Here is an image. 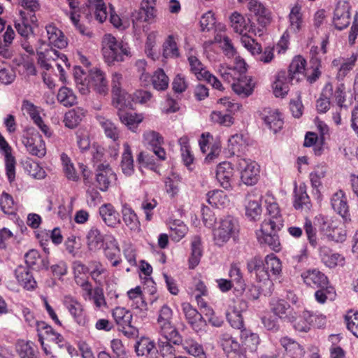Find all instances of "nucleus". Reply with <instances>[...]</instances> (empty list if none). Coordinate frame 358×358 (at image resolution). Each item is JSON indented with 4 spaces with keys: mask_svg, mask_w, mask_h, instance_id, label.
Wrapping results in <instances>:
<instances>
[{
    "mask_svg": "<svg viewBox=\"0 0 358 358\" xmlns=\"http://www.w3.org/2000/svg\"><path fill=\"white\" fill-rule=\"evenodd\" d=\"M293 80L285 71L278 73L273 84V90L276 97H284L289 90V83Z\"/></svg>",
    "mask_w": 358,
    "mask_h": 358,
    "instance_id": "31",
    "label": "nucleus"
},
{
    "mask_svg": "<svg viewBox=\"0 0 358 358\" xmlns=\"http://www.w3.org/2000/svg\"><path fill=\"white\" fill-rule=\"evenodd\" d=\"M81 13L88 21L94 18L101 23L106 21L108 15L103 0H86L82 6Z\"/></svg>",
    "mask_w": 358,
    "mask_h": 358,
    "instance_id": "8",
    "label": "nucleus"
},
{
    "mask_svg": "<svg viewBox=\"0 0 358 358\" xmlns=\"http://www.w3.org/2000/svg\"><path fill=\"white\" fill-rule=\"evenodd\" d=\"M241 179L246 185H254L259 180V166L250 159L239 158L236 163Z\"/></svg>",
    "mask_w": 358,
    "mask_h": 358,
    "instance_id": "7",
    "label": "nucleus"
},
{
    "mask_svg": "<svg viewBox=\"0 0 358 358\" xmlns=\"http://www.w3.org/2000/svg\"><path fill=\"white\" fill-rule=\"evenodd\" d=\"M315 315H313L310 311L303 310L302 313L301 318L297 319L294 320V327L296 330L299 331L306 332L310 329V325L311 323L314 322V317Z\"/></svg>",
    "mask_w": 358,
    "mask_h": 358,
    "instance_id": "58",
    "label": "nucleus"
},
{
    "mask_svg": "<svg viewBox=\"0 0 358 358\" xmlns=\"http://www.w3.org/2000/svg\"><path fill=\"white\" fill-rule=\"evenodd\" d=\"M219 343L226 353L235 352L240 350L239 343L236 338L233 337L232 335L228 332H222L220 334Z\"/></svg>",
    "mask_w": 358,
    "mask_h": 358,
    "instance_id": "48",
    "label": "nucleus"
},
{
    "mask_svg": "<svg viewBox=\"0 0 358 358\" xmlns=\"http://www.w3.org/2000/svg\"><path fill=\"white\" fill-rule=\"evenodd\" d=\"M319 255L322 262L328 267L334 268L336 266H343L344 264V257L338 254L334 253L327 246H320L319 248Z\"/></svg>",
    "mask_w": 358,
    "mask_h": 358,
    "instance_id": "29",
    "label": "nucleus"
},
{
    "mask_svg": "<svg viewBox=\"0 0 358 358\" xmlns=\"http://www.w3.org/2000/svg\"><path fill=\"white\" fill-rule=\"evenodd\" d=\"M268 216L261 224V227L256 231L258 242L266 245L275 252L280 250V243L278 232L284 224V220L280 212L278 205L270 203L267 205Z\"/></svg>",
    "mask_w": 358,
    "mask_h": 358,
    "instance_id": "1",
    "label": "nucleus"
},
{
    "mask_svg": "<svg viewBox=\"0 0 358 358\" xmlns=\"http://www.w3.org/2000/svg\"><path fill=\"white\" fill-rule=\"evenodd\" d=\"M345 322L348 329L358 338V312L350 310L345 315Z\"/></svg>",
    "mask_w": 358,
    "mask_h": 358,
    "instance_id": "64",
    "label": "nucleus"
},
{
    "mask_svg": "<svg viewBox=\"0 0 358 358\" xmlns=\"http://www.w3.org/2000/svg\"><path fill=\"white\" fill-rule=\"evenodd\" d=\"M218 73L223 80L228 83H236V81L242 76V74L236 68L229 67L224 64H221L218 69Z\"/></svg>",
    "mask_w": 358,
    "mask_h": 358,
    "instance_id": "56",
    "label": "nucleus"
},
{
    "mask_svg": "<svg viewBox=\"0 0 358 358\" xmlns=\"http://www.w3.org/2000/svg\"><path fill=\"white\" fill-rule=\"evenodd\" d=\"M280 345L291 358H302L304 355L303 348L295 341L287 336L280 340Z\"/></svg>",
    "mask_w": 358,
    "mask_h": 358,
    "instance_id": "40",
    "label": "nucleus"
},
{
    "mask_svg": "<svg viewBox=\"0 0 358 358\" xmlns=\"http://www.w3.org/2000/svg\"><path fill=\"white\" fill-rule=\"evenodd\" d=\"M247 268L249 273H255L257 280L264 284H267L271 280L270 273L265 269L264 261L259 257H254L247 263Z\"/></svg>",
    "mask_w": 358,
    "mask_h": 358,
    "instance_id": "21",
    "label": "nucleus"
},
{
    "mask_svg": "<svg viewBox=\"0 0 358 358\" xmlns=\"http://www.w3.org/2000/svg\"><path fill=\"white\" fill-rule=\"evenodd\" d=\"M143 143L150 149H152L164 143L163 137L157 131H145L143 134Z\"/></svg>",
    "mask_w": 358,
    "mask_h": 358,
    "instance_id": "61",
    "label": "nucleus"
},
{
    "mask_svg": "<svg viewBox=\"0 0 358 358\" xmlns=\"http://www.w3.org/2000/svg\"><path fill=\"white\" fill-rule=\"evenodd\" d=\"M33 347V342L21 340L17 343L16 350L20 358H38Z\"/></svg>",
    "mask_w": 358,
    "mask_h": 358,
    "instance_id": "54",
    "label": "nucleus"
},
{
    "mask_svg": "<svg viewBox=\"0 0 358 358\" xmlns=\"http://www.w3.org/2000/svg\"><path fill=\"white\" fill-rule=\"evenodd\" d=\"M38 55V64L43 69L49 71L52 69V62H56V66L57 69L59 70L61 73L64 71L62 66L60 63L57 62V60H61L64 62L66 66L68 59L66 56L64 54L59 52L57 50L54 49L52 47H49L48 48H45L43 50L42 46H41L37 50Z\"/></svg>",
    "mask_w": 358,
    "mask_h": 358,
    "instance_id": "6",
    "label": "nucleus"
},
{
    "mask_svg": "<svg viewBox=\"0 0 358 358\" xmlns=\"http://www.w3.org/2000/svg\"><path fill=\"white\" fill-rule=\"evenodd\" d=\"M321 220L320 230L328 239L341 243L345 240L346 231L343 227H338L336 222L330 221L323 217H321Z\"/></svg>",
    "mask_w": 358,
    "mask_h": 358,
    "instance_id": "13",
    "label": "nucleus"
},
{
    "mask_svg": "<svg viewBox=\"0 0 358 358\" xmlns=\"http://www.w3.org/2000/svg\"><path fill=\"white\" fill-rule=\"evenodd\" d=\"M294 207L296 210L308 212L310 210L312 204L310 199L306 193V187L300 186L294 190Z\"/></svg>",
    "mask_w": 358,
    "mask_h": 358,
    "instance_id": "38",
    "label": "nucleus"
},
{
    "mask_svg": "<svg viewBox=\"0 0 358 358\" xmlns=\"http://www.w3.org/2000/svg\"><path fill=\"white\" fill-rule=\"evenodd\" d=\"M22 143L27 151L31 155L42 158L46 155V147L45 141L41 136L36 137L24 136Z\"/></svg>",
    "mask_w": 358,
    "mask_h": 358,
    "instance_id": "20",
    "label": "nucleus"
},
{
    "mask_svg": "<svg viewBox=\"0 0 358 358\" xmlns=\"http://www.w3.org/2000/svg\"><path fill=\"white\" fill-rule=\"evenodd\" d=\"M122 219L125 224L130 230L138 231L141 224L134 210L127 203L122 205Z\"/></svg>",
    "mask_w": 358,
    "mask_h": 358,
    "instance_id": "41",
    "label": "nucleus"
},
{
    "mask_svg": "<svg viewBox=\"0 0 358 358\" xmlns=\"http://www.w3.org/2000/svg\"><path fill=\"white\" fill-rule=\"evenodd\" d=\"M152 83L155 90L164 91L169 87V78L162 69H158L152 77Z\"/></svg>",
    "mask_w": 358,
    "mask_h": 358,
    "instance_id": "55",
    "label": "nucleus"
},
{
    "mask_svg": "<svg viewBox=\"0 0 358 358\" xmlns=\"http://www.w3.org/2000/svg\"><path fill=\"white\" fill-rule=\"evenodd\" d=\"M85 113L86 110L80 107L70 110L64 116L65 126L71 129L76 127L85 116Z\"/></svg>",
    "mask_w": 358,
    "mask_h": 358,
    "instance_id": "44",
    "label": "nucleus"
},
{
    "mask_svg": "<svg viewBox=\"0 0 358 358\" xmlns=\"http://www.w3.org/2000/svg\"><path fill=\"white\" fill-rule=\"evenodd\" d=\"M15 28L17 33L22 37L27 38L31 32V27L29 24V20L24 11H20V19L15 20Z\"/></svg>",
    "mask_w": 358,
    "mask_h": 358,
    "instance_id": "57",
    "label": "nucleus"
},
{
    "mask_svg": "<svg viewBox=\"0 0 358 358\" xmlns=\"http://www.w3.org/2000/svg\"><path fill=\"white\" fill-rule=\"evenodd\" d=\"M40 42L42 45L47 44L48 47H55L59 49L64 48L68 45L64 33L52 24L45 27V31L42 34Z\"/></svg>",
    "mask_w": 358,
    "mask_h": 358,
    "instance_id": "9",
    "label": "nucleus"
},
{
    "mask_svg": "<svg viewBox=\"0 0 358 358\" xmlns=\"http://www.w3.org/2000/svg\"><path fill=\"white\" fill-rule=\"evenodd\" d=\"M358 54H352L350 57H338L332 61V66L338 68L336 78L343 80L355 66Z\"/></svg>",
    "mask_w": 358,
    "mask_h": 358,
    "instance_id": "24",
    "label": "nucleus"
},
{
    "mask_svg": "<svg viewBox=\"0 0 358 358\" xmlns=\"http://www.w3.org/2000/svg\"><path fill=\"white\" fill-rule=\"evenodd\" d=\"M74 77L78 90L83 95L91 90L96 94L106 96L108 92V80L106 73L98 68H93L85 76L80 67L75 68Z\"/></svg>",
    "mask_w": 358,
    "mask_h": 358,
    "instance_id": "2",
    "label": "nucleus"
},
{
    "mask_svg": "<svg viewBox=\"0 0 358 358\" xmlns=\"http://www.w3.org/2000/svg\"><path fill=\"white\" fill-rule=\"evenodd\" d=\"M15 275L18 282L27 290L33 289L36 287V282L27 266H17L15 270Z\"/></svg>",
    "mask_w": 358,
    "mask_h": 358,
    "instance_id": "35",
    "label": "nucleus"
},
{
    "mask_svg": "<svg viewBox=\"0 0 358 358\" xmlns=\"http://www.w3.org/2000/svg\"><path fill=\"white\" fill-rule=\"evenodd\" d=\"M57 100L64 106H71L76 103L77 98L71 89L62 87L58 92Z\"/></svg>",
    "mask_w": 358,
    "mask_h": 358,
    "instance_id": "63",
    "label": "nucleus"
},
{
    "mask_svg": "<svg viewBox=\"0 0 358 358\" xmlns=\"http://www.w3.org/2000/svg\"><path fill=\"white\" fill-rule=\"evenodd\" d=\"M234 175V169L231 164L228 162L220 163L216 169V178L220 185L225 189L231 188V178Z\"/></svg>",
    "mask_w": 358,
    "mask_h": 358,
    "instance_id": "26",
    "label": "nucleus"
},
{
    "mask_svg": "<svg viewBox=\"0 0 358 358\" xmlns=\"http://www.w3.org/2000/svg\"><path fill=\"white\" fill-rule=\"evenodd\" d=\"M240 338L243 344L251 350H256L259 343V336L248 329H242L240 332Z\"/></svg>",
    "mask_w": 358,
    "mask_h": 358,
    "instance_id": "60",
    "label": "nucleus"
},
{
    "mask_svg": "<svg viewBox=\"0 0 358 358\" xmlns=\"http://www.w3.org/2000/svg\"><path fill=\"white\" fill-rule=\"evenodd\" d=\"M301 277L307 286L314 289L324 287L329 285L327 277L317 268H310L303 271Z\"/></svg>",
    "mask_w": 358,
    "mask_h": 358,
    "instance_id": "18",
    "label": "nucleus"
},
{
    "mask_svg": "<svg viewBox=\"0 0 358 358\" xmlns=\"http://www.w3.org/2000/svg\"><path fill=\"white\" fill-rule=\"evenodd\" d=\"M187 59L190 67V71L194 74L196 78L201 80L205 78L206 73H208L209 71L206 69L205 66L200 62V60L195 56H189Z\"/></svg>",
    "mask_w": 358,
    "mask_h": 358,
    "instance_id": "62",
    "label": "nucleus"
},
{
    "mask_svg": "<svg viewBox=\"0 0 358 358\" xmlns=\"http://www.w3.org/2000/svg\"><path fill=\"white\" fill-rule=\"evenodd\" d=\"M245 215L251 220L259 218L262 214L260 199L253 194H248L245 201Z\"/></svg>",
    "mask_w": 358,
    "mask_h": 358,
    "instance_id": "30",
    "label": "nucleus"
},
{
    "mask_svg": "<svg viewBox=\"0 0 358 358\" xmlns=\"http://www.w3.org/2000/svg\"><path fill=\"white\" fill-rule=\"evenodd\" d=\"M135 350L138 357L143 358L156 357L157 350L155 343L148 338H142L135 345Z\"/></svg>",
    "mask_w": 358,
    "mask_h": 358,
    "instance_id": "32",
    "label": "nucleus"
},
{
    "mask_svg": "<svg viewBox=\"0 0 358 358\" xmlns=\"http://www.w3.org/2000/svg\"><path fill=\"white\" fill-rule=\"evenodd\" d=\"M96 227H92L86 236L87 245L90 251L96 252L100 250L106 244V236Z\"/></svg>",
    "mask_w": 358,
    "mask_h": 358,
    "instance_id": "27",
    "label": "nucleus"
},
{
    "mask_svg": "<svg viewBox=\"0 0 358 358\" xmlns=\"http://www.w3.org/2000/svg\"><path fill=\"white\" fill-rule=\"evenodd\" d=\"M171 238L176 242L180 241L188 231V227L180 220H175L169 224Z\"/></svg>",
    "mask_w": 358,
    "mask_h": 358,
    "instance_id": "51",
    "label": "nucleus"
},
{
    "mask_svg": "<svg viewBox=\"0 0 358 358\" xmlns=\"http://www.w3.org/2000/svg\"><path fill=\"white\" fill-rule=\"evenodd\" d=\"M156 329L164 338L172 341L173 344L179 345L181 343V337L173 324V311L166 304L159 311Z\"/></svg>",
    "mask_w": 358,
    "mask_h": 358,
    "instance_id": "4",
    "label": "nucleus"
},
{
    "mask_svg": "<svg viewBox=\"0 0 358 358\" xmlns=\"http://www.w3.org/2000/svg\"><path fill=\"white\" fill-rule=\"evenodd\" d=\"M303 229L305 231L307 240L310 246L313 248H316L317 247V231L310 219L307 217L305 219L303 228L296 226H290L287 228V231L293 238H299L303 235Z\"/></svg>",
    "mask_w": 358,
    "mask_h": 358,
    "instance_id": "12",
    "label": "nucleus"
},
{
    "mask_svg": "<svg viewBox=\"0 0 358 358\" xmlns=\"http://www.w3.org/2000/svg\"><path fill=\"white\" fill-rule=\"evenodd\" d=\"M331 204L333 209L343 218L344 221L350 220L348 201L343 191L338 190L332 195Z\"/></svg>",
    "mask_w": 358,
    "mask_h": 358,
    "instance_id": "22",
    "label": "nucleus"
},
{
    "mask_svg": "<svg viewBox=\"0 0 358 358\" xmlns=\"http://www.w3.org/2000/svg\"><path fill=\"white\" fill-rule=\"evenodd\" d=\"M180 344L182 345V348L189 355L195 358H207V355L203 350V345L197 341L192 338H187L185 341L181 339Z\"/></svg>",
    "mask_w": 358,
    "mask_h": 358,
    "instance_id": "42",
    "label": "nucleus"
},
{
    "mask_svg": "<svg viewBox=\"0 0 358 358\" xmlns=\"http://www.w3.org/2000/svg\"><path fill=\"white\" fill-rule=\"evenodd\" d=\"M270 306L272 313L280 319L290 322H294L296 320V317L291 313L290 306L285 300L272 299Z\"/></svg>",
    "mask_w": 358,
    "mask_h": 358,
    "instance_id": "25",
    "label": "nucleus"
},
{
    "mask_svg": "<svg viewBox=\"0 0 358 358\" xmlns=\"http://www.w3.org/2000/svg\"><path fill=\"white\" fill-rule=\"evenodd\" d=\"M332 96L333 85L331 83H327L322 90L320 97L317 101L316 107L319 113H324L330 108Z\"/></svg>",
    "mask_w": 358,
    "mask_h": 358,
    "instance_id": "39",
    "label": "nucleus"
},
{
    "mask_svg": "<svg viewBox=\"0 0 358 358\" xmlns=\"http://www.w3.org/2000/svg\"><path fill=\"white\" fill-rule=\"evenodd\" d=\"M102 53L105 62L109 65L124 62L131 57L130 48L123 41H118L111 34H105L102 40Z\"/></svg>",
    "mask_w": 358,
    "mask_h": 358,
    "instance_id": "3",
    "label": "nucleus"
},
{
    "mask_svg": "<svg viewBox=\"0 0 358 358\" xmlns=\"http://www.w3.org/2000/svg\"><path fill=\"white\" fill-rule=\"evenodd\" d=\"M96 172V186L102 192L107 191L110 185L117 180L115 173L108 164H99Z\"/></svg>",
    "mask_w": 358,
    "mask_h": 358,
    "instance_id": "14",
    "label": "nucleus"
},
{
    "mask_svg": "<svg viewBox=\"0 0 358 358\" xmlns=\"http://www.w3.org/2000/svg\"><path fill=\"white\" fill-rule=\"evenodd\" d=\"M124 79L122 75L115 72L112 74L111 87L113 94V104L120 110L125 105L127 93L123 89Z\"/></svg>",
    "mask_w": 358,
    "mask_h": 358,
    "instance_id": "11",
    "label": "nucleus"
},
{
    "mask_svg": "<svg viewBox=\"0 0 358 358\" xmlns=\"http://www.w3.org/2000/svg\"><path fill=\"white\" fill-rule=\"evenodd\" d=\"M315 292V300L320 303H324L327 300L334 301L336 294L334 287L327 285L324 287H318Z\"/></svg>",
    "mask_w": 358,
    "mask_h": 358,
    "instance_id": "59",
    "label": "nucleus"
},
{
    "mask_svg": "<svg viewBox=\"0 0 358 358\" xmlns=\"http://www.w3.org/2000/svg\"><path fill=\"white\" fill-rule=\"evenodd\" d=\"M229 20L231 27L236 33L241 36L255 33L250 20L245 18L238 12H233L229 17Z\"/></svg>",
    "mask_w": 358,
    "mask_h": 358,
    "instance_id": "19",
    "label": "nucleus"
},
{
    "mask_svg": "<svg viewBox=\"0 0 358 358\" xmlns=\"http://www.w3.org/2000/svg\"><path fill=\"white\" fill-rule=\"evenodd\" d=\"M118 117L121 122L133 132H136L138 124L143 120L141 114L125 113L124 111H119Z\"/></svg>",
    "mask_w": 358,
    "mask_h": 358,
    "instance_id": "45",
    "label": "nucleus"
},
{
    "mask_svg": "<svg viewBox=\"0 0 358 358\" xmlns=\"http://www.w3.org/2000/svg\"><path fill=\"white\" fill-rule=\"evenodd\" d=\"M63 304L78 325L87 326L88 319L80 302L71 296H65L63 299Z\"/></svg>",
    "mask_w": 358,
    "mask_h": 358,
    "instance_id": "10",
    "label": "nucleus"
},
{
    "mask_svg": "<svg viewBox=\"0 0 358 358\" xmlns=\"http://www.w3.org/2000/svg\"><path fill=\"white\" fill-rule=\"evenodd\" d=\"M0 152L4 157L6 173L8 181L11 183L15 178V159L12 155V148L0 133Z\"/></svg>",
    "mask_w": 358,
    "mask_h": 358,
    "instance_id": "15",
    "label": "nucleus"
},
{
    "mask_svg": "<svg viewBox=\"0 0 358 358\" xmlns=\"http://www.w3.org/2000/svg\"><path fill=\"white\" fill-rule=\"evenodd\" d=\"M289 27L287 31L294 34L300 31L303 26V18L301 13V6L295 4L292 7L288 15Z\"/></svg>",
    "mask_w": 358,
    "mask_h": 358,
    "instance_id": "34",
    "label": "nucleus"
},
{
    "mask_svg": "<svg viewBox=\"0 0 358 358\" xmlns=\"http://www.w3.org/2000/svg\"><path fill=\"white\" fill-rule=\"evenodd\" d=\"M334 24L337 29L346 28L350 22V6L346 2L338 3L334 10Z\"/></svg>",
    "mask_w": 358,
    "mask_h": 358,
    "instance_id": "23",
    "label": "nucleus"
},
{
    "mask_svg": "<svg viewBox=\"0 0 358 358\" xmlns=\"http://www.w3.org/2000/svg\"><path fill=\"white\" fill-rule=\"evenodd\" d=\"M90 275L98 285H102L109 276L107 268L99 261H92L90 263Z\"/></svg>",
    "mask_w": 358,
    "mask_h": 358,
    "instance_id": "37",
    "label": "nucleus"
},
{
    "mask_svg": "<svg viewBox=\"0 0 358 358\" xmlns=\"http://www.w3.org/2000/svg\"><path fill=\"white\" fill-rule=\"evenodd\" d=\"M239 227L236 219L227 216L220 220L217 226L213 230V240L215 245L222 246L231 238L238 233Z\"/></svg>",
    "mask_w": 358,
    "mask_h": 358,
    "instance_id": "5",
    "label": "nucleus"
},
{
    "mask_svg": "<svg viewBox=\"0 0 358 358\" xmlns=\"http://www.w3.org/2000/svg\"><path fill=\"white\" fill-rule=\"evenodd\" d=\"M96 119L104 130L105 134L107 137L116 141L119 138V131L117 127L110 120L105 117L98 115Z\"/></svg>",
    "mask_w": 358,
    "mask_h": 358,
    "instance_id": "53",
    "label": "nucleus"
},
{
    "mask_svg": "<svg viewBox=\"0 0 358 358\" xmlns=\"http://www.w3.org/2000/svg\"><path fill=\"white\" fill-rule=\"evenodd\" d=\"M127 296L130 301L131 306L133 308L141 310H145L147 309V303L143 298L141 287L137 286L129 290Z\"/></svg>",
    "mask_w": 358,
    "mask_h": 358,
    "instance_id": "46",
    "label": "nucleus"
},
{
    "mask_svg": "<svg viewBox=\"0 0 358 358\" xmlns=\"http://www.w3.org/2000/svg\"><path fill=\"white\" fill-rule=\"evenodd\" d=\"M162 55L164 58H177L180 56L178 45L173 35H169L164 41Z\"/></svg>",
    "mask_w": 358,
    "mask_h": 358,
    "instance_id": "52",
    "label": "nucleus"
},
{
    "mask_svg": "<svg viewBox=\"0 0 358 358\" xmlns=\"http://www.w3.org/2000/svg\"><path fill=\"white\" fill-rule=\"evenodd\" d=\"M260 117L266 126L274 133L280 131L283 127L282 114L277 109L264 108L260 113Z\"/></svg>",
    "mask_w": 358,
    "mask_h": 358,
    "instance_id": "16",
    "label": "nucleus"
},
{
    "mask_svg": "<svg viewBox=\"0 0 358 358\" xmlns=\"http://www.w3.org/2000/svg\"><path fill=\"white\" fill-rule=\"evenodd\" d=\"M106 257L112 262L120 256V249L116 238L113 235L106 236V244L102 248Z\"/></svg>",
    "mask_w": 358,
    "mask_h": 358,
    "instance_id": "49",
    "label": "nucleus"
},
{
    "mask_svg": "<svg viewBox=\"0 0 358 358\" xmlns=\"http://www.w3.org/2000/svg\"><path fill=\"white\" fill-rule=\"evenodd\" d=\"M191 256L189 259V268H194L199 263L202 256V248L201 238L198 236L193 237L191 243Z\"/></svg>",
    "mask_w": 358,
    "mask_h": 358,
    "instance_id": "47",
    "label": "nucleus"
},
{
    "mask_svg": "<svg viewBox=\"0 0 358 358\" xmlns=\"http://www.w3.org/2000/svg\"><path fill=\"white\" fill-rule=\"evenodd\" d=\"M207 202L216 208L224 207L229 203V199L222 190H213L206 194Z\"/></svg>",
    "mask_w": 358,
    "mask_h": 358,
    "instance_id": "50",
    "label": "nucleus"
},
{
    "mask_svg": "<svg viewBox=\"0 0 358 358\" xmlns=\"http://www.w3.org/2000/svg\"><path fill=\"white\" fill-rule=\"evenodd\" d=\"M265 269L271 274V280L267 284L273 285V281L278 278L282 271L280 260L273 254L268 255L264 259Z\"/></svg>",
    "mask_w": 358,
    "mask_h": 358,
    "instance_id": "36",
    "label": "nucleus"
},
{
    "mask_svg": "<svg viewBox=\"0 0 358 358\" xmlns=\"http://www.w3.org/2000/svg\"><path fill=\"white\" fill-rule=\"evenodd\" d=\"M231 88L236 94L243 98H245L252 94L255 83L251 77L242 74L236 83L231 84Z\"/></svg>",
    "mask_w": 358,
    "mask_h": 358,
    "instance_id": "28",
    "label": "nucleus"
},
{
    "mask_svg": "<svg viewBox=\"0 0 358 358\" xmlns=\"http://www.w3.org/2000/svg\"><path fill=\"white\" fill-rule=\"evenodd\" d=\"M182 309L192 328L197 333L203 331L206 322L201 314L189 303H182Z\"/></svg>",
    "mask_w": 358,
    "mask_h": 358,
    "instance_id": "17",
    "label": "nucleus"
},
{
    "mask_svg": "<svg viewBox=\"0 0 358 358\" xmlns=\"http://www.w3.org/2000/svg\"><path fill=\"white\" fill-rule=\"evenodd\" d=\"M99 214L104 223L110 227H115L120 223V217L117 211L110 203H106L99 208Z\"/></svg>",
    "mask_w": 358,
    "mask_h": 358,
    "instance_id": "33",
    "label": "nucleus"
},
{
    "mask_svg": "<svg viewBox=\"0 0 358 358\" xmlns=\"http://www.w3.org/2000/svg\"><path fill=\"white\" fill-rule=\"evenodd\" d=\"M123 147L124 151L122 155L120 167L122 173L125 176H130L134 173V171L132 152L128 143H124Z\"/></svg>",
    "mask_w": 358,
    "mask_h": 358,
    "instance_id": "43",
    "label": "nucleus"
}]
</instances>
